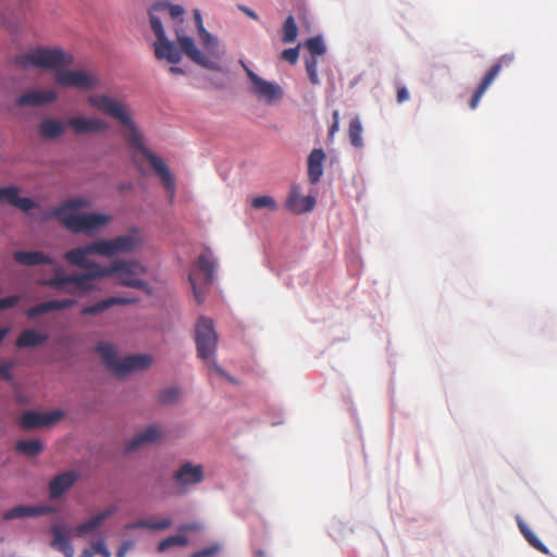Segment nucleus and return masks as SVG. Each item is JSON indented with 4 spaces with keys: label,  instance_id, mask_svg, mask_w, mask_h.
Returning <instances> with one entry per match:
<instances>
[{
    "label": "nucleus",
    "instance_id": "f257e3e1",
    "mask_svg": "<svg viewBox=\"0 0 557 557\" xmlns=\"http://www.w3.org/2000/svg\"><path fill=\"white\" fill-rule=\"evenodd\" d=\"M87 102L98 112L119 121L125 127V137L128 144L149 161L156 174L161 178L164 188L170 193L172 200L175 194L174 178L165 162L145 146L143 134L133 121L128 107L117 98L104 94L90 95Z\"/></svg>",
    "mask_w": 557,
    "mask_h": 557
},
{
    "label": "nucleus",
    "instance_id": "f03ea898",
    "mask_svg": "<svg viewBox=\"0 0 557 557\" xmlns=\"http://www.w3.org/2000/svg\"><path fill=\"white\" fill-rule=\"evenodd\" d=\"M90 206V200L76 197L65 200L62 205L44 213V220L58 219L61 224L72 233L89 234L94 230L104 226L111 221V216L102 213H77L78 209Z\"/></svg>",
    "mask_w": 557,
    "mask_h": 557
},
{
    "label": "nucleus",
    "instance_id": "7ed1b4c3",
    "mask_svg": "<svg viewBox=\"0 0 557 557\" xmlns=\"http://www.w3.org/2000/svg\"><path fill=\"white\" fill-rule=\"evenodd\" d=\"M194 18L198 29L200 42L206 50L201 52L191 37L183 35L182 30L176 27L175 34L177 44L182 51L196 64L215 72L221 71L220 60L222 52L219 49V40L211 35L203 26L201 13L198 9L194 10Z\"/></svg>",
    "mask_w": 557,
    "mask_h": 557
},
{
    "label": "nucleus",
    "instance_id": "20e7f679",
    "mask_svg": "<svg viewBox=\"0 0 557 557\" xmlns=\"http://www.w3.org/2000/svg\"><path fill=\"white\" fill-rule=\"evenodd\" d=\"M83 270L86 272L65 275L58 267L53 276L39 281V284L73 296H84L96 288L94 281L112 276L111 265L102 267L92 260Z\"/></svg>",
    "mask_w": 557,
    "mask_h": 557
},
{
    "label": "nucleus",
    "instance_id": "39448f33",
    "mask_svg": "<svg viewBox=\"0 0 557 557\" xmlns=\"http://www.w3.org/2000/svg\"><path fill=\"white\" fill-rule=\"evenodd\" d=\"M138 246L133 235L117 236L113 239H103L90 243L83 247L73 248L64 253V259L72 265L81 269L90 263L89 255L112 257L119 252H131Z\"/></svg>",
    "mask_w": 557,
    "mask_h": 557
},
{
    "label": "nucleus",
    "instance_id": "423d86ee",
    "mask_svg": "<svg viewBox=\"0 0 557 557\" xmlns=\"http://www.w3.org/2000/svg\"><path fill=\"white\" fill-rule=\"evenodd\" d=\"M74 57L59 47L39 46L30 48L13 58V63L22 69H44L58 72L72 65Z\"/></svg>",
    "mask_w": 557,
    "mask_h": 557
},
{
    "label": "nucleus",
    "instance_id": "0eeeda50",
    "mask_svg": "<svg viewBox=\"0 0 557 557\" xmlns=\"http://www.w3.org/2000/svg\"><path fill=\"white\" fill-rule=\"evenodd\" d=\"M218 341L219 337L214 330L213 321L209 318L200 317L195 327V342L198 357L202 360L210 361L216 373L234 382V379L227 375L213 359Z\"/></svg>",
    "mask_w": 557,
    "mask_h": 557
},
{
    "label": "nucleus",
    "instance_id": "6e6552de",
    "mask_svg": "<svg viewBox=\"0 0 557 557\" xmlns=\"http://www.w3.org/2000/svg\"><path fill=\"white\" fill-rule=\"evenodd\" d=\"M96 350L100 354L108 369L119 376L132 371L145 370L152 361L149 355H131L119 360L113 345L108 343H99Z\"/></svg>",
    "mask_w": 557,
    "mask_h": 557
},
{
    "label": "nucleus",
    "instance_id": "1a4fd4ad",
    "mask_svg": "<svg viewBox=\"0 0 557 557\" xmlns=\"http://www.w3.org/2000/svg\"><path fill=\"white\" fill-rule=\"evenodd\" d=\"M112 276L119 285L141 289L150 294L148 284L143 280L147 268L135 260H116L111 264Z\"/></svg>",
    "mask_w": 557,
    "mask_h": 557
},
{
    "label": "nucleus",
    "instance_id": "9d476101",
    "mask_svg": "<svg viewBox=\"0 0 557 557\" xmlns=\"http://www.w3.org/2000/svg\"><path fill=\"white\" fill-rule=\"evenodd\" d=\"M215 262L211 259L209 253H201L194 268L189 272V283L193 288L195 300L202 304L206 297L207 287L213 281V273Z\"/></svg>",
    "mask_w": 557,
    "mask_h": 557
},
{
    "label": "nucleus",
    "instance_id": "9b49d317",
    "mask_svg": "<svg viewBox=\"0 0 557 557\" xmlns=\"http://www.w3.org/2000/svg\"><path fill=\"white\" fill-rule=\"evenodd\" d=\"M152 30L157 37V41L153 44L156 58L158 60H166L172 64L180 63L183 58L182 52L173 41L168 39L162 21L153 18Z\"/></svg>",
    "mask_w": 557,
    "mask_h": 557
},
{
    "label": "nucleus",
    "instance_id": "f8f14e48",
    "mask_svg": "<svg viewBox=\"0 0 557 557\" xmlns=\"http://www.w3.org/2000/svg\"><path fill=\"white\" fill-rule=\"evenodd\" d=\"M54 81L61 87H72L79 90L95 89L100 83L95 74L83 70H62L55 74Z\"/></svg>",
    "mask_w": 557,
    "mask_h": 557
},
{
    "label": "nucleus",
    "instance_id": "ddd939ff",
    "mask_svg": "<svg viewBox=\"0 0 557 557\" xmlns=\"http://www.w3.org/2000/svg\"><path fill=\"white\" fill-rule=\"evenodd\" d=\"M239 64L245 70L250 83L251 91L259 99L264 100L268 103H272L283 97V89L275 83L268 82L258 76L243 60H239Z\"/></svg>",
    "mask_w": 557,
    "mask_h": 557
},
{
    "label": "nucleus",
    "instance_id": "4468645a",
    "mask_svg": "<svg viewBox=\"0 0 557 557\" xmlns=\"http://www.w3.org/2000/svg\"><path fill=\"white\" fill-rule=\"evenodd\" d=\"M515 60V55L512 53H506V54H503L492 66L491 69L486 72V74L483 76L480 85L478 86V88L474 90L471 99H470V102H469V106L472 110H474L484 92L488 89V87L492 85V83L494 82V79L497 77V75L499 74V72L502 71V69L504 66H509Z\"/></svg>",
    "mask_w": 557,
    "mask_h": 557
},
{
    "label": "nucleus",
    "instance_id": "2eb2a0df",
    "mask_svg": "<svg viewBox=\"0 0 557 557\" xmlns=\"http://www.w3.org/2000/svg\"><path fill=\"white\" fill-rule=\"evenodd\" d=\"M64 416V411L60 409L44 413L34 410H27L21 417L20 426L23 430L50 426L63 419Z\"/></svg>",
    "mask_w": 557,
    "mask_h": 557
},
{
    "label": "nucleus",
    "instance_id": "dca6fc26",
    "mask_svg": "<svg viewBox=\"0 0 557 557\" xmlns=\"http://www.w3.org/2000/svg\"><path fill=\"white\" fill-rule=\"evenodd\" d=\"M150 26L152 27L153 18L161 21V16L168 14L175 23V28H180L178 24L183 23L185 10L180 4H173L170 2H156L149 10Z\"/></svg>",
    "mask_w": 557,
    "mask_h": 557
},
{
    "label": "nucleus",
    "instance_id": "f3484780",
    "mask_svg": "<svg viewBox=\"0 0 557 557\" xmlns=\"http://www.w3.org/2000/svg\"><path fill=\"white\" fill-rule=\"evenodd\" d=\"M58 99V94L53 89L46 90H36L29 89L22 94L16 99V104L18 107H40L44 104H49L54 102Z\"/></svg>",
    "mask_w": 557,
    "mask_h": 557
},
{
    "label": "nucleus",
    "instance_id": "a211bd4d",
    "mask_svg": "<svg viewBox=\"0 0 557 557\" xmlns=\"http://www.w3.org/2000/svg\"><path fill=\"white\" fill-rule=\"evenodd\" d=\"M66 125L76 134L99 133L109 128V124L98 117L75 116L71 117Z\"/></svg>",
    "mask_w": 557,
    "mask_h": 557
},
{
    "label": "nucleus",
    "instance_id": "6ab92c4d",
    "mask_svg": "<svg viewBox=\"0 0 557 557\" xmlns=\"http://www.w3.org/2000/svg\"><path fill=\"white\" fill-rule=\"evenodd\" d=\"M315 199L312 196H301L299 187L293 185L286 200L287 209L295 214H302L313 209Z\"/></svg>",
    "mask_w": 557,
    "mask_h": 557
},
{
    "label": "nucleus",
    "instance_id": "aec40b11",
    "mask_svg": "<svg viewBox=\"0 0 557 557\" xmlns=\"http://www.w3.org/2000/svg\"><path fill=\"white\" fill-rule=\"evenodd\" d=\"M8 201L13 207L23 212H28L38 207V205L30 198L20 197L18 188L14 186L0 188V202Z\"/></svg>",
    "mask_w": 557,
    "mask_h": 557
},
{
    "label": "nucleus",
    "instance_id": "412c9836",
    "mask_svg": "<svg viewBox=\"0 0 557 557\" xmlns=\"http://www.w3.org/2000/svg\"><path fill=\"white\" fill-rule=\"evenodd\" d=\"M76 305V300L74 298H64V299H53L49 301L40 302L34 307H30L26 311V315L28 318H35L51 311L61 310L71 308Z\"/></svg>",
    "mask_w": 557,
    "mask_h": 557
},
{
    "label": "nucleus",
    "instance_id": "4be33fe9",
    "mask_svg": "<svg viewBox=\"0 0 557 557\" xmlns=\"http://www.w3.org/2000/svg\"><path fill=\"white\" fill-rule=\"evenodd\" d=\"M326 156L322 148H314L307 160L308 180L312 185L320 182L323 175V162Z\"/></svg>",
    "mask_w": 557,
    "mask_h": 557
},
{
    "label": "nucleus",
    "instance_id": "5701e85b",
    "mask_svg": "<svg viewBox=\"0 0 557 557\" xmlns=\"http://www.w3.org/2000/svg\"><path fill=\"white\" fill-rule=\"evenodd\" d=\"M174 479L181 486L200 483L203 479L202 467L186 462L175 472Z\"/></svg>",
    "mask_w": 557,
    "mask_h": 557
},
{
    "label": "nucleus",
    "instance_id": "b1692460",
    "mask_svg": "<svg viewBox=\"0 0 557 557\" xmlns=\"http://www.w3.org/2000/svg\"><path fill=\"white\" fill-rule=\"evenodd\" d=\"M116 510L117 507L115 505H111L102 512H99L89 520L78 524L75 528V534L79 537L85 536L87 533L98 529L102 524V522L110 518Z\"/></svg>",
    "mask_w": 557,
    "mask_h": 557
},
{
    "label": "nucleus",
    "instance_id": "393cba45",
    "mask_svg": "<svg viewBox=\"0 0 557 557\" xmlns=\"http://www.w3.org/2000/svg\"><path fill=\"white\" fill-rule=\"evenodd\" d=\"M161 436L162 432L159 425H149L129 441L126 449L128 451L135 450L141 445L157 442L159 438H161Z\"/></svg>",
    "mask_w": 557,
    "mask_h": 557
},
{
    "label": "nucleus",
    "instance_id": "a878e982",
    "mask_svg": "<svg viewBox=\"0 0 557 557\" xmlns=\"http://www.w3.org/2000/svg\"><path fill=\"white\" fill-rule=\"evenodd\" d=\"M136 298H128V297H109L107 299H102L91 306H87L83 308L82 314L84 315H95L98 313H101L106 311L107 309L111 308L115 305H129L136 302Z\"/></svg>",
    "mask_w": 557,
    "mask_h": 557
},
{
    "label": "nucleus",
    "instance_id": "bb28decb",
    "mask_svg": "<svg viewBox=\"0 0 557 557\" xmlns=\"http://www.w3.org/2000/svg\"><path fill=\"white\" fill-rule=\"evenodd\" d=\"M77 480V474L74 472H64L57 475L49 485L51 498L60 497L66 490L72 487Z\"/></svg>",
    "mask_w": 557,
    "mask_h": 557
},
{
    "label": "nucleus",
    "instance_id": "cd10ccee",
    "mask_svg": "<svg viewBox=\"0 0 557 557\" xmlns=\"http://www.w3.org/2000/svg\"><path fill=\"white\" fill-rule=\"evenodd\" d=\"M66 125L60 120L47 117L38 125V132L44 139H55L62 136Z\"/></svg>",
    "mask_w": 557,
    "mask_h": 557
},
{
    "label": "nucleus",
    "instance_id": "c85d7f7f",
    "mask_svg": "<svg viewBox=\"0 0 557 557\" xmlns=\"http://www.w3.org/2000/svg\"><path fill=\"white\" fill-rule=\"evenodd\" d=\"M14 260L23 265L52 264L54 260L40 251H15Z\"/></svg>",
    "mask_w": 557,
    "mask_h": 557
},
{
    "label": "nucleus",
    "instance_id": "c756f323",
    "mask_svg": "<svg viewBox=\"0 0 557 557\" xmlns=\"http://www.w3.org/2000/svg\"><path fill=\"white\" fill-rule=\"evenodd\" d=\"M48 339V335L41 334L34 330H25L17 337L15 345L18 348L35 347L44 344Z\"/></svg>",
    "mask_w": 557,
    "mask_h": 557
},
{
    "label": "nucleus",
    "instance_id": "7c9ffc66",
    "mask_svg": "<svg viewBox=\"0 0 557 557\" xmlns=\"http://www.w3.org/2000/svg\"><path fill=\"white\" fill-rule=\"evenodd\" d=\"M52 546L62 552L66 557H73L74 550L66 532L61 527L52 529Z\"/></svg>",
    "mask_w": 557,
    "mask_h": 557
},
{
    "label": "nucleus",
    "instance_id": "2f4dec72",
    "mask_svg": "<svg viewBox=\"0 0 557 557\" xmlns=\"http://www.w3.org/2000/svg\"><path fill=\"white\" fill-rule=\"evenodd\" d=\"M46 512L41 507L20 505L3 513L4 520H13L25 517H35Z\"/></svg>",
    "mask_w": 557,
    "mask_h": 557
},
{
    "label": "nucleus",
    "instance_id": "473e14b6",
    "mask_svg": "<svg viewBox=\"0 0 557 557\" xmlns=\"http://www.w3.org/2000/svg\"><path fill=\"white\" fill-rule=\"evenodd\" d=\"M15 449L17 453L34 457L42 451L44 445L39 440H23L15 443Z\"/></svg>",
    "mask_w": 557,
    "mask_h": 557
},
{
    "label": "nucleus",
    "instance_id": "72a5a7b5",
    "mask_svg": "<svg viewBox=\"0 0 557 557\" xmlns=\"http://www.w3.org/2000/svg\"><path fill=\"white\" fill-rule=\"evenodd\" d=\"M520 532L523 534L528 543L539 552L549 555L548 548L539 540V537L522 521H518Z\"/></svg>",
    "mask_w": 557,
    "mask_h": 557
},
{
    "label": "nucleus",
    "instance_id": "f704fd0d",
    "mask_svg": "<svg viewBox=\"0 0 557 557\" xmlns=\"http://www.w3.org/2000/svg\"><path fill=\"white\" fill-rule=\"evenodd\" d=\"M362 132L363 128L359 117H354L349 123L348 137L350 144L356 148H361L363 146Z\"/></svg>",
    "mask_w": 557,
    "mask_h": 557
},
{
    "label": "nucleus",
    "instance_id": "c9c22d12",
    "mask_svg": "<svg viewBox=\"0 0 557 557\" xmlns=\"http://www.w3.org/2000/svg\"><path fill=\"white\" fill-rule=\"evenodd\" d=\"M298 27L293 15H288L283 25L282 40L285 44L294 42L297 39Z\"/></svg>",
    "mask_w": 557,
    "mask_h": 557
},
{
    "label": "nucleus",
    "instance_id": "e433bc0d",
    "mask_svg": "<svg viewBox=\"0 0 557 557\" xmlns=\"http://www.w3.org/2000/svg\"><path fill=\"white\" fill-rule=\"evenodd\" d=\"M306 47L311 54L310 57H320L326 51L323 39L320 36L309 38L306 42Z\"/></svg>",
    "mask_w": 557,
    "mask_h": 557
},
{
    "label": "nucleus",
    "instance_id": "4c0bfd02",
    "mask_svg": "<svg viewBox=\"0 0 557 557\" xmlns=\"http://www.w3.org/2000/svg\"><path fill=\"white\" fill-rule=\"evenodd\" d=\"M188 540L184 535H172L164 540H162L158 545L159 552H165L172 546H185L187 545Z\"/></svg>",
    "mask_w": 557,
    "mask_h": 557
},
{
    "label": "nucleus",
    "instance_id": "58836bf2",
    "mask_svg": "<svg viewBox=\"0 0 557 557\" xmlns=\"http://www.w3.org/2000/svg\"><path fill=\"white\" fill-rule=\"evenodd\" d=\"M181 392L177 387H168L160 392L158 400L162 405L174 404L178 400Z\"/></svg>",
    "mask_w": 557,
    "mask_h": 557
},
{
    "label": "nucleus",
    "instance_id": "ea45409f",
    "mask_svg": "<svg viewBox=\"0 0 557 557\" xmlns=\"http://www.w3.org/2000/svg\"><path fill=\"white\" fill-rule=\"evenodd\" d=\"M251 207L256 210L268 208L272 211L277 209V205L271 196H259L251 200Z\"/></svg>",
    "mask_w": 557,
    "mask_h": 557
},
{
    "label": "nucleus",
    "instance_id": "a19ab883",
    "mask_svg": "<svg viewBox=\"0 0 557 557\" xmlns=\"http://www.w3.org/2000/svg\"><path fill=\"white\" fill-rule=\"evenodd\" d=\"M306 71L309 76V81L312 85L320 84L318 76V60L317 57H310L306 60Z\"/></svg>",
    "mask_w": 557,
    "mask_h": 557
},
{
    "label": "nucleus",
    "instance_id": "79ce46f5",
    "mask_svg": "<svg viewBox=\"0 0 557 557\" xmlns=\"http://www.w3.org/2000/svg\"><path fill=\"white\" fill-rule=\"evenodd\" d=\"M15 366L14 360H0V379L12 382L13 381V374L12 369Z\"/></svg>",
    "mask_w": 557,
    "mask_h": 557
},
{
    "label": "nucleus",
    "instance_id": "37998d69",
    "mask_svg": "<svg viewBox=\"0 0 557 557\" xmlns=\"http://www.w3.org/2000/svg\"><path fill=\"white\" fill-rule=\"evenodd\" d=\"M91 548H92V553H90L88 549L85 550V554L87 555V557H91L92 554H99L102 557H111V553L108 549L103 540H99V541L92 543Z\"/></svg>",
    "mask_w": 557,
    "mask_h": 557
},
{
    "label": "nucleus",
    "instance_id": "c03bdc74",
    "mask_svg": "<svg viewBox=\"0 0 557 557\" xmlns=\"http://www.w3.org/2000/svg\"><path fill=\"white\" fill-rule=\"evenodd\" d=\"M281 58L290 64H296L299 58L298 47L283 50Z\"/></svg>",
    "mask_w": 557,
    "mask_h": 557
},
{
    "label": "nucleus",
    "instance_id": "a18cd8bd",
    "mask_svg": "<svg viewBox=\"0 0 557 557\" xmlns=\"http://www.w3.org/2000/svg\"><path fill=\"white\" fill-rule=\"evenodd\" d=\"M21 300L18 295H11L4 298H0V311L15 307Z\"/></svg>",
    "mask_w": 557,
    "mask_h": 557
},
{
    "label": "nucleus",
    "instance_id": "49530a36",
    "mask_svg": "<svg viewBox=\"0 0 557 557\" xmlns=\"http://www.w3.org/2000/svg\"><path fill=\"white\" fill-rule=\"evenodd\" d=\"M220 550L219 544H213L209 547H206L203 549L197 550L191 554V557H211L215 555Z\"/></svg>",
    "mask_w": 557,
    "mask_h": 557
},
{
    "label": "nucleus",
    "instance_id": "de8ad7c7",
    "mask_svg": "<svg viewBox=\"0 0 557 557\" xmlns=\"http://www.w3.org/2000/svg\"><path fill=\"white\" fill-rule=\"evenodd\" d=\"M126 529L134 530V529H150L151 530V521L150 520H137L133 523H129L126 525Z\"/></svg>",
    "mask_w": 557,
    "mask_h": 557
},
{
    "label": "nucleus",
    "instance_id": "09e8293b",
    "mask_svg": "<svg viewBox=\"0 0 557 557\" xmlns=\"http://www.w3.org/2000/svg\"><path fill=\"white\" fill-rule=\"evenodd\" d=\"M172 525V521L169 518H164L158 520L156 522L151 521V530H165Z\"/></svg>",
    "mask_w": 557,
    "mask_h": 557
},
{
    "label": "nucleus",
    "instance_id": "8fccbe9b",
    "mask_svg": "<svg viewBox=\"0 0 557 557\" xmlns=\"http://www.w3.org/2000/svg\"><path fill=\"white\" fill-rule=\"evenodd\" d=\"M339 127V113L338 111L333 112V124L330 127V137H333L334 134L338 131Z\"/></svg>",
    "mask_w": 557,
    "mask_h": 557
},
{
    "label": "nucleus",
    "instance_id": "3c124183",
    "mask_svg": "<svg viewBox=\"0 0 557 557\" xmlns=\"http://www.w3.org/2000/svg\"><path fill=\"white\" fill-rule=\"evenodd\" d=\"M409 99V92L406 87H399L397 89V101L398 103H403Z\"/></svg>",
    "mask_w": 557,
    "mask_h": 557
},
{
    "label": "nucleus",
    "instance_id": "603ef678",
    "mask_svg": "<svg viewBox=\"0 0 557 557\" xmlns=\"http://www.w3.org/2000/svg\"><path fill=\"white\" fill-rule=\"evenodd\" d=\"M240 10L252 20L257 21L259 18L258 14L249 8L240 7Z\"/></svg>",
    "mask_w": 557,
    "mask_h": 557
},
{
    "label": "nucleus",
    "instance_id": "864d4df0",
    "mask_svg": "<svg viewBox=\"0 0 557 557\" xmlns=\"http://www.w3.org/2000/svg\"><path fill=\"white\" fill-rule=\"evenodd\" d=\"M170 73L173 74V75H183L185 72L182 67H178V66H171L169 69Z\"/></svg>",
    "mask_w": 557,
    "mask_h": 557
},
{
    "label": "nucleus",
    "instance_id": "5fc2aeb1",
    "mask_svg": "<svg viewBox=\"0 0 557 557\" xmlns=\"http://www.w3.org/2000/svg\"><path fill=\"white\" fill-rule=\"evenodd\" d=\"M127 548H128L127 544H124L123 546H121L116 553V557H124Z\"/></svg>",
    "mask_w": 557,
    "mask_h": 557
},
{
    "label": "nucleus",
    "instance_id": "6e6d98bb",
    "mask_svg": "<svg viewBox=\"0 0 557 557\" xmlns=\"http://www.w3.org/2000/svg\"><path fill=\"white\" fill-rule=\"evenodd\" d=\"M8 333H9V329L8 327L0 329V344L2 343L4 337L8 335Z\"/></svg>",
    "mask_w": 557,
    "mask_h": 557
},
{
    "label": "nucleus",
    "instance_id": "4d7b16f0",
    "mask_svg": "<svg viewBox=\"0 0 557 557\" xmlns=\"http://www.w3.org/2000/svg\"><path fill=\"white\" fill-rule=\"evenodd\" d=\"M198 527L196 524H187V525H184L181 528V530H185V531H191V530H197Z\"/></svg>",
    "mask_w": 557,
    "mask_h": 557
},
{
    "label": "nucleus",
    "instance_id": "13d9d810",
    "mask_svg": "<svg viewBox=\"0 0 557 557\" xmlns=\"http://www.w3.org/2000/svg\"><path fill=\"white\" fill-rule=\"evenodd\" d=\"M253 554H255V557H265L267 556V553L263 549H256L253 552Z\"/></svg>",
    "mask_w": 557,
    "mask_h": 557
}]
</instances>
